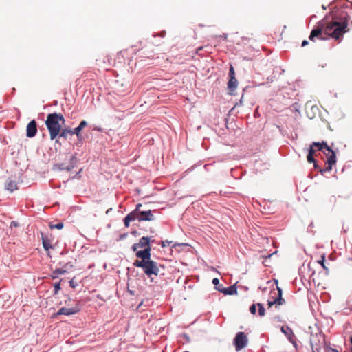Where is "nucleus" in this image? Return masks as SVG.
<instances>
[{
	"label": "nucleus",
	"instance_id": "f03ea898",
	"mask_svg": "<svg viewBox=\"0 0 352 352\" xmlns=\"http://www.w3.org/2000/svg\"><path fill=\"white\" fill-rule=\"evenodd\" d=\"M131 249L136 252V256L141 258L133 262L135 267L142 268L148 276L158 275L160 270L157 263L151 259V248L148 237H142L138 243L132 245Z\"/></svg>",
	"mask_w": 352,
	"mask_h": 352
},
{
	"label": "nucleus",
	"instance_id": "f704fd0d",
	"mask_svg": "<svg viewBox=\"0 0 352 352\" xmlns=\"http://www.w3.org/2000/svg\"><path fill=\"white\" fill-rule=\"evenodd\" d=\"M217 288H224L222 285L215 287V289L217 290Z\"/></svg>",
	"mask_w": 352,
	"mask_h": 352
},
{
	"label": "nucleus",
	"instance_id": "7ed1b4c3",
	"mask_svg": "<svg viewBox=\"0 0 352 352\" xmlns=\"http://www.w3.org/2000/svg\"><path fill=\"white\" fill-rule=\"evenodd\" d=\"M65 119L61 113H49L45 120L46 127L50 133L51 140L56 139L63 126L65 124Z\"/></svg>",
	"mask_w": 352,
	"mask_h": 352
},
{
	"label": "nucleus",
	"instance_id": "f3484780",
	"mask_svg": "<svg viewBox=\"0 0 352 352\" xmlns=\"http://www.w3.org/2000/svg\"><path fill=\"white\" fill-rule=\"evenodd\" d=\"M87 125V122L85 120H82L80 122V124L76 127L75 129H72L74 134H76V136L80 138L81 137L80 131L81 130L85 128Z\"/></svg>",
	"mask_w": 352,
	"mask_h": 352
},
{
	"label": "nucleus",
	"instance_id": "f257e3e1",
	"mask_svg": "<svg viewBox=\"0 0 352 352\" xmlns=\"http://www.w3.org/2000/svg\"><path fill=\"white\" fill-rule=\"evenodd\" d=\"M350 16L343 9L332 10L329 16L320 21L318 28L311 30L309 40L314 42L315 38L324 40L326 38L322 34L331 36L336 41H340L343 35L349 31L348 28Z\"/></svg>",
	"mask_w": 352,
	"mask_h": 352
},
{
	"label": "nucleus",
	"instance_id": "aec40b11",
	"mask_svg": "<svg viewBox=\"0 0 352 352\" xmlns=\"http://www.w3.org/2000/svg\"><path fill=\"white\" fill-rule=\"evenodd\" d=\"M67 272V270L63 269H56L52 272V278L55 279L58 277L59 275L63 274Z\"/></svg>",
	"mask_w": 352,
	"mask_h": 352
},
{
	"label": "nucleus",
	"instance_id": "20e7f679",
	"mask_svg": "<svg viewBox=\"0 0 352 352\" xmlns=\"http://www.w3.org/2000/svg\"><path fill=\"white\" fill-rule=\"evenodd\" d=\"M285 302V299L282 297V289L277 287L276 290L270 292V296L267 300L268 308H271L273 305L277 307L278 305H281Z\"/></svg>",
	"mask_w": 352,
	"mask_h": 352
},
{
	"label": "nucleus",
	"instance_id": "dca6fc26",
	"mask_svg": "<svg viewBox=\"0 0 352 352\" xmlns=\"http://www.w3.org/2000/svg\"><path fill=\"white\" fill-rule=\"evenodd\" d=\"M41 239H42V243L44 249L47 251H49L50 249H52L53 247L51 245V241L47 237V236L45 235L44 234L41 233Z\"/></svg>",
	"mask_w": 352,
	"mask_h": 352
},
{
	"label": "nucleus",
	"instance_id": "ddd939ff",
	"mask_svg": "<svg viewBox=\"0 0 352 352\" xmlns=\"http://www.w3.org/2000/svg\"><path fill=\"white\" fill-rule=\"evenodd\" d=\"M217 290L224 294L233 295L237 293V289L235 285L225 288H217Z\"/></svg>",
	"mask_w": 352,
	"mask_h": 352
},
{
	"label": "nucleus",
	"instance_id": "4be33fe9",
	"mask_svg": "<svg viewBox=\"0 0 352 352\" xmlns=\"http://www.w3.org/2000/svg\"><path fill=\"white\" fill-rule=\"evenodd\" d=\"M307 160L309 163H314V167L317 168L316 162L314 158V155H311V154H308L307 156Z\"/></svg>",
	"mask_w": 352,
	"mask_h": 352
},
{
	"label": "nucleus",
	"instance_id": "72a5a7b5",
	"mask_svg": "<svg viewBox=\"0 0 352 352\" xmlns=\"http://www.w3.org/2000/svg\"><path fill=\"white\" fill-rule=\"evenodd\" d=\"M141 206H142V205H141V204H138V205H137L136 210H139V208H140V207H141Z\"/></svg>",
	"mask_w": 352,
	"mask_h": 352
},
{
	"label": "nucleus",
	"instance_id": "c756f323",
	"mask_svg": "<svg viewBox=\"0 0 352 352\" xmlns=\"http://www.w3.org/2000/svg\"><path fill=\"white\" fill-rule=\"evenodd\" d=\"M171 241H162L161 244L162 247H166L167 245H169L170 244Z\"/></svg>",
	"mask_w": 352,
	"mask_h": 352
},
{
	"label": "nucleus",
	"instance_id": "c85d7f7f",
	"mask_svg": "<svg viewBox=\"0 0 352 352\" xmlns=\"http://www.w3.org/2000/svg\"><path fill=\"white\" fill-rule=\"evenodd\" d=\"M74 168V166H63V165L62 164L61 165V167L60 168L61 170H65L67 171H70L72 168Z\"/></svg>",
	"mask_w": 352,
	"mask_h": 352
},
{
	"label": "nucleus",
	"instance_id": "473e14b6",
	"mask_svg": "<svg viewBox=\"0 0 352 352\" xmlns=\"http://www.w3.org/2000/svg\"><path fill=\"white\" fill-rule=\"evenodd\" d=\"M69 285L72 287L74 288L75 287V285H74V280H71L69 281Z\"/></svg>",
	"mask_w": 352,
	"mask_h": 352
},
{
	"label": "nucleus",
	"instance_id": "bb28decb",
	"mask_svg": "<svg viewBox=\"0 0 352 352\" xmlns=\"http://www.w3.org/2000/svg\"><path fill=\"white\" fill-rule=\"evenodd\" d=\"M256 305L255 304H253L250 306V311L251 312V314H256Z\"/></svg>",
	"mask_w": 352,
	"mask_h": 352
},
{
	"label": "nucleus",
	"instance_id": "a878e982",
	"mask_svg": "<svg viewBox=\"0 0 352 352\" xmlns=\"http://www.w3.org/2000/svg\"><path fill=\"white\" fill-rule=\"evenodd\" d=\"M231 76H235L234 69L232 65H230L229 69V78H231Z\"/></svg>",
	"mask_w": 352,
	"mask_h": 352
},
{
	"label": "nucleus",
	"instance_id": "a211bd4d",
	"mask_svg": "<svg viewBox=\"0 0 352 352\" xmlns=\"http://www.w3.org/2000/svg\"><path fill=\"white\" fill-rule=\"evenodd\" d=\"M69 135H74L73 130L69 128H65L60 129V132L58 135L60 138L67 139Z\"/></svg>",
	"mask_w": 352,
	"mask_h": 352
},
{
	"label": "nucleus",
	"instance_id": "423d86ee",
	"mask_svg": "<svg viewBox=\"0 0 352 352\" xmlns=\"http://www.w3.org/2000/svg\"><path fill=\"white\" fill-rule=\"evenodd\" d=\"M248 339L244 332H238L234 339V345L237 351L245 348L248 344Z\"/></svg>",
	"mask_w": 352,
	"mask_h": 352
},
{
	"label": "nucleus",
	"instance_id": "5701e85b",
	"mask_svg": "<svg viewBox=\"0 0 352 352\" xmlns=\"http://www.w3.org/2000/svg\"><path fill=\"white\" fill-rule=\"evenodd\" d=\"M63 226H64V224L63 223H57L55 225L50 224V226L51 229L56 228L58 230L62 229L63 228Z\"/></svg>",
	"mask_w": 352,
	"mask_h": 352
},
{
	"label": "nucleus",
	"instance_id": "6e6552de",
	"mask_svg": "<svg viewBox=\"0 0 352 352\" xmlns=\"http://www.w3.org/2000/svg\"><path fill=\"white\" fill-rule=\"evenodd\" d=\"M80 310V307L77 304L70 308L67 307H62L60 308L56 314V315H66V316H70L75 314L78 312H79Z\"/></svg>",
	"mask_w": 352,
	"mask_h": 352
},
{
	"label": "nucleus",
	"instance_id": "b1692460",
	"mask_svg": "<svg viewBox=\"0 0 352 352\" xmlns=\"http://www.w3.org/2000/svg\"><path fill=\"white\" fill-rule=\"evenodd\" d=\"M316 152V149L315 146H314V143H312V144L310 146V148L309 149L308 154H311V155H314Z\"/></svg>",
	"mask_w": 352,
	"mask_h": 352
},
{
	"label": "nucleus",
	"instance_id": "1a4fd4ad",
	"mask_svg": "<svg viewBox=\"0 0 352 352\" xmlns=\"http://www.w3.org/2000/svg\"><path fill=\"white\" fill-rule=\"evenodd\" d=\"M37 133V124L34 120L30 121L26 129V135L28 138H33L36 135Z\"/></svg>",
	"mask_w": 352,
	"mask_h": 352
},
{
	"label": "nucleus",
	"instance_id": "e433bc0d",
	"mask_svg": "<svg viewBox=\"0 0 352 352\" xmlns=\"http://www.w3.org/2000/svg\"><path fill=\"white\" fill-rule=\"evenodd\" d=\"M309 227H314V223H311L310 225H309Z\"/></svg>",
	"mask_w": 352,
	"mask_h": 352
},
{
	"label": "nucleus",
	"instance_id": "39448f33",
	"mask_svg": "<svg viewBox=\"0 0 352 352\" xmlns=\"http://www.w3.org/2000/svg\"><path fill=\"white\" fill-rule=\"evenodd\" d=\"M324 343V336L322 333H315L311 335L310 344L313 352H320Z\"/></svg>",
	"mask_w": 352,
	"mask_h": 352
},
{
	"label": "nucleus",
	"instance_id": "9b49d317",
	"mask_svg": "<svg viewBox=\"0 0 352 352\" xmlns=\"http://www.w3.org/2000/svg\"><path fill=\"white\" fill-rule=\"evenodd\" d=\"M238 86V80L235 76H231L230 78L229 81L228 82V88L229 89L230 94L231 95L234 94V91L237 88Z\"/></svg>",
	"mask_w": 352,
	"mask_h": 352
},
{
	"label": "nucleus",
	"instance_id": "9d476101",
	"mask_svg": "<svg viewBox=\"0 0 352 352\" xmlns=\"http://www.w3.org/2000/svg\"><path fill=\"white\" fill-rule=\"evenodd\" d=\"M139 221H153L154 219L153 215L151 210L142 211L139 212V217H136Z\"/></svg>",
	"mask_w": 352,
	"mask_h": 352
},
{
	"label": "nucleus",
	"instance_id": "412c9836",
	"mask_svg": "<svg viewBox=\"0 0 352 352\" xmlns=\"http://www.w3.org/2000/svg\"><path fill=\"white\" fill-rule=\"evenodd\" d=\"M256 305L258 307V314L260 316H264L265 314V310L261 303H257Z\"/></svg>",
	"mask_w": 352,
	"mask_h": 352
},
{
	"label": "nucleus",
	"instance_id": "6ab92c4d",
	"mask_svg": "<svg viewBox=\"0 0 352 352\" xmlns=\"http://www.w3.org/2000/svg\"><path fill=\"white\" fill-rule=\"evenodd\" d=\"M136 219V214L135 212L129 213L124 219L125 226L129 227L130 221H134Z\"/></svg>",
	"mask_w": 352,
	"mask_h": 352
},
{
	"label": "nucleus",
	"instance_id": "f8f14e48",
	"mask_svg": "<svg viewBox=\"0 0 352 352\" xmlns=\"http://www.w3.org/2000/svg\"><path fill=\"white\" fill-rule=\"evenodd\" d=\"M314 146H315L316 151H321L324 153V151H331V147L329 146L326 142H314Z\"/></svg>",
	"mask_w": 352,
	"mask_h": 352
},
{
	"label": "nucleus",
	"instance_id": "7c9ffc66",
	"mask_svg": "<svg viewBox=\"0 0 352 352\" xmlns=\"http://www.w3.org/2000/svg\"><path fill=\"white\" fill-rule=\"evenodd\" d=\"M212 283L215 285V287H217L219 284V280L217 278H214L212 280Z\"/></svg>",
	"mask_w": 352,
	"mask_h": 352
},
{
	"label": "nucleus",
	"instance_id": "4468645a",
	"mask_svg": "<svg viewBox=\"0 0 352 352\" xmlns=\"http://www.w3.org/2000/svg\"><path fill=\"white\" fill-rule=\"evenodd\" d=\"M281 332L283 333L289 341L293 342V338L294 337V333L292 329L288 326H283L280 329Z\"/></svg>",
	"mask_w": 352,
	"mask_h": 352
},
{
	"label": "nucleus",
	"instance_id": "2eb2a0df",
	"mask_svg": "<svg viewBox=\"0 0 352 352\" xmlns=\"http://www.w3.org/2000/svg\"><path fill=\"white\" fill-rule=\"evenodd\" d=\"M6 189L10 192H13L18 189L17 184L15 180L8 178L6 183Z\"/></svg>",
	"mask_w": 352,
	"mask_h": 352
},
{
	"label": "nucleus",
	"instance_id": "c9c22d12",
	"mask_svg": "<svg viewBox=\"0 0 352 352\" xmlns=\"http://www.w3.org/2000/svg\"><path fill=\"white\" fill-rule=\"evenodd\" d=\"M331 352H338V350H336V349H331Z\"/></svg>",
	"mask_w": 352,
	"mask_h": 352
},
{
	"label": "nucleus",
	"instance_id": "cd10ccee",
	"mask_svg": "<svg viewBox=\"0 0 352 352\" xmlns=\"http://www.w3.org/2000/svg\"><path fill=\"white\" fill-rule=\"evenodd\" d=\"M324 261H325L324 256H322V260H321V261H319V263L322 265V267L324 270H327V267L325 266V264H324Z\"/></svg>",
	"mask_w": 352,
	"mask_h": 352
},
{
	"label": "nucleus",
	"instance_id": "0eeeda50",
	"mask_svg": "<svg viewBox=\"0 0 352 352\" xmlns=\"http://www.w3.org/2000/svg\"><path fill=\"white\" fill-rule=\"evenodd\" d=\"M324 154L327 157L326 164L327 166L323 169L320 170L322 173L324 172H329L332 170V166L336 163V153L331 148V151H324Z\"/></svg>",
	"mask_w": 352,
	"mask_h": 352
},
{
	"label": "nucleus",
	"instance_id": "2f4dec72",
	"mask_svg": "<svg viewBox=\"0 0 352 352\" xmlns=\"http://www.w3.org/2000/svg\"><path fill=\"white\" fill-rule=\"evenodd\" d=\"M309 43V42L307 41V40H304L302 42V44H301V46L302 47H305L306 45H307Z\"/></svg>",
	"mask_w": 352,
	"mask_h": 352
},
{
	"label": "nucleus",
	"instance_id": "393cba45",
	"mask_svg": "<svg viewBox=\"0 0 352 352\" xmlns=\"http://www.w3.org/2000/svg\"><path fill=\"white\" fill-rule=\"evenodd\" d=\"M54 294H58V292L60 289V282L56 283L54 284Z\"/></svg>",
	"mask_w": 352,
	"mask_h": 352
}]
</instances>
